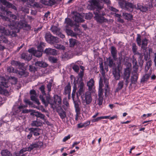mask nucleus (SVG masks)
I'll list each match as a JSON object with an SVG mask.
<instances>
[{"label": "nucleus", "instance_id": "nucleus-1", "mask_svg": "<svg viewBox=\"0 0 156 156\" xmlns=\"http://www.w3.org/2000/svg\"><path fill=\"white\" fill-rule=\"evenodd\" d=\"M5 12L6 15L9 16L10 18L3 16L2 14H0V19L5 21L8 23L9 27L11 29H13L16 24V20H17V17L15 15L12 14V12L10 11L6 10Z\"/></svg>", "mask_w": 156, "mask_h": 156}, {"label": "nucleus", "instance_id": "nucleus-2", "mask_svg": "<svg viewBox=\"0 0 156 156\" xmlns=\"http://www.w3.org/2000/svg\"><path fill=\"white\" fill-rule=\"evenodd\" d=\"M137 37L136 39L137 44L139 46H140L143 52H145L147 48V46L148 42V40L146 38L141 40V36L139 34L137 35Z\"/></svg>", "mask_w": 156, "mask_h": 156}, {"label": "nucleus", "instance_id": "nucleus-3", "mask_svg": "<svg viewBox=\"0 0 156 156\" xmlns=\"http://www.w3.org/2000/svg\"><path fill=\"white\" fill-rule=\"evenodd\" d=\"M39 98L42 103L45 106L47 107L48 104H50L51 105L52 108L53 109L55 108V106L54 105H53L51 99L49 94L47 96L46 95L42 96V95H40Z\"/></svg>", "mask_w": 156, "mask_h": 156}, {"label": "nucleus", "instance_id": "nucleus-4", "mask_svg": "<svg viewBox=\"0 0 156 156\" xmlns=\"http://www.w3.org/2000/svg\"><path fill=\"white\" fill-rule=\"evenodd\" d=\"M45 38L46 41L50 44L57 43L59 42L58 38L52 36L50 33H47L46 34Z\"/></svg>", "mask_w": 156, "mask_h": 156}, {"label": "nucleus", "instance_id": "nucleus-5", "mask_svg": "<svg viewBox=\"0 0 156 156\" xmlns=\"http://www.w3.org/2000/svg\"><path fill=\"white\" fill-rule=\"evenodd\" d=\"M81 97L82 99L84 98L83 101L87 105H89L92 101L91 93L89 91L86 92L84 94L81 95Z\"/></svg>", "mask_w": 156, "mask_h": 156}, {"label": "nucleus", "instance_id": "nucleus-6", "mask_svg": "<svg viewBox=\"0 0 156 156\" xmlns=\"http://www.w3.org/2000/svg\"><path fill=\"white\" fill-rule=\"evenodd\" d=\"M130 71L131 69L129 67H127L124 70L123 78L124 81L126 82V85L129 83V80L130 76Z\"/></svg>", "mask_w": 156, "mask_h": 156}, {"label": "nucleus", "instance_id": "nucleus-7", "mask_svg": "<svg viewBox=\"0 0 156 156\" xmlns=\"http://www.w3.org/2000/svg\"><path fill=\"white\" fill-rule=\"evenodd\" d=\"M84 14H81L77 12H75L73 17V19L77 23H82L84 21Z\"/></svg>", "mask_w": 156, "mask_h": 156}, {"label": "nucleus", "instance_id": "nucleus-8", "mask_svg": "<svg viewBox=\"0 0 156 156\" xmlns=\"http://www.w3.org/2000/svg\"><path fill=\"white\" fill-rule=\"evenodd\" d=\"M56 111L60 116L62 121L65 122V118L66 117V112L64 111L61 107H57Z\"/></svg>", "mask_w": 156, "mask_h": 156}, {"label": "nucleus", "instance_id": "nucleus-9", "mask_svg": "<svg viewBox=\"0 0 156 156\" xmlns=\"http://www.w3.org/2000/svg\"><path fill=\"white\" fill-rule=\"evenodd\" d=\"M43 51V49H37V50H35L34 48H32L29 49L28 51L29 53L33 54L35 56L37 57H40L42 55Z\"/></svg>", "mask_w": 156, "mask_h": 156}, {"label": "nucleus", "instance_id": "nucleus-10", "mask_svg": "<svg viewBox=\"0 0 156 156\" xmlns=\"http://www.w3.org/2000/svg\"><path fill=\"white\" fill-rule=\"evenodd\" d=\"M94 14L95 15L94 18L98 22L102 23L104 22H108V20L107 19L105 18L99 14L97 12H94Z\"/></svg>", "mask_w": 156, "mask_h": 156}, {"label": "nucleus", "instance_id": "nucleus-11", "mask_svg": "<svg viewBox=\"0 0 156 156\" xmlns=\"http://www.w3.org/2000/svg\"><path fill=\"white\" fill-rule=\"evenodd\" d=\"M30 95L31 100L34 101L38 105H39L40 103L37 98V96L35 90H30Z\"/></svg>", "mask_w": 156, "mask_h": 156}, {"label": "nucleus", "instance_id": "nucleus-12", "mask_svg": "<svg viewBox=\"0 0 156 156\" xmlns=\"http://www.w3.org/2000/svg\"><path fill=\"white\" fill-rule=\"evenodd\" d=\"M91 6L94 8L101 9L103 8L102 3L98 0H92Z\"/></svg>", "mask_w": 156, "mask_h": 156}, {"label": "nucleus", "instance_id": "nucleus-13", "mask_svg": "<svg viewBox=\"0 0 156 156\" xmlns=\"http://www.w3.org/2000/svg\"><path fill=\"white\" fill-rule=\"evenodd\" d=\"M138 77V73L137 72L133 71L132 73V75L131 76L130 80L131 83L130 84V86H131L132 84H136L137 82V80Z\"/></svg>", "mask_w": 156, "mask_h": 156}, {"label": "nucleus", "instance_id": "nucleus-14", "mask_svg": "<svg viewBox=\"0 0 156 156\" xmlns=\"http://www.w3.org/2000/svg\"><path fill=\"white\" fill-rule=\"evenodd\" d=\"M128 84V83H127V84L126 85V82L124 81V80H122L119 81L117 84V87L115 89V92H118L124 87H126Z\"/></svg>", "mask_w": 156, "mask_h": 156}, {"label": "nucleus", "instance_id": "nucleus-15", "mask_svg": "<svg viewBox=\"0 0 156 156\" xmlns=\"http://www.w3.org/2000/svg\"><path fill=\"white\" fill-rule=\"evenodd\" d=\"M84 86V83L82 81H80L79 82V85L78 86L79 89L77 93H76V94L78 96L79 95L81 96V95H82V94H83L85 90Z\"/></svg>", "mask_w": 156, "mask_h": 156}, {"label": "nucleus", "instance_id": "nucleus-16", "mask_svg": "<svg viewBox=\"0 0 156 156\" xmlns=\"http://www.w3.org/2000/svg\"><path fill=\"white\" fill-rule=\"evenodd\" d=\"M11 33L9 30L5 29L4 27H0V38L1 39L4 35H9Z\"/></svg>", "mask_w": 156, "mask_h": 156}, {"label": "nucleus", "instance_id": "nucleus-17", "mask_svg": "<svg viewBox=\"0 0 156 156\" xmlns=\"http://www.w3.org/2000/svg\"><path fill=\"white\" fill-rule=\"evenodd\" d=\"M112 73L115 79L116 80H118L120 79L121 74L120 71L119 69H117L116 68L113 69Z\"/></svg>", "mask_w": 156, "mask_h": 156}, {"label": "nucleus", "instance_id": "nucleus-18", "mask_svg": "<svg viewBox=\"0 0 156 156\" xmlns=\"http://www.w3.org/2000/svg\"><path fill=\"white\" fill-rule=\"evenodd\" d=\"M71 86L69 83L65 87L64 89L63 94L64 95H68L69 99H70L71 97Z\"/></svg>", "mask_w": 156, "mask_h": 156}, {"label": "nucleus", "instance_id": "nucleus-19", "mask_svg": "<svg viewBox=\"0 0 156 156\" xmlns=\"http://www.w3.org/2000/svg\"><path fill=\"white\" fill-rule=\"evenodd\" d=\"M136 7V6L132 3L125 2V9L126 10L131 11L133 9Z\"/></svg>", "mask_w": 156, "mask_h": 156}, {"label": "nucleus", "instance_id": "nucleus-20", "mask_svg": "<svg viewBox=\"0 0 156 156\" xmlns=\"http://www.w3.org/2000/svg\"><path fill=\"white\" fill-rule=\"evenodd\" d=\"M30 115H34L37 118H40V119L44 120V115L38 112H35L34 110L33 111V112L30 113Z\"/></svg>", "mask_w": 156, "mask_h": 156}, {"label": "nucleus", "instance_id": "nucleus-21", "mask_svg": "<svg viewBox=\"0 0 156 156\" xmlns=\"http://www.w3.org/2000/svg\"><path fill=\"white\" fill-rule=\"evenodd\" d=\"M54 101L53 103V105H54L55 106V108H56V106L55 105L57 104L58 105H60L62 102V99L61 97L58 96L57 95H55L54 96Z\"/></svg>", "mask_w": 156, "mask_h": 156}, {"label": "nucleus", "instance_id": "nucleus-22", "mask_svg": "<svg viewBox=\"0 0 156 156\" xmlns=\"http://www.w3.org/2000/svg\"><path fill=\"white\" fill-rule=\"evenodd\" d=\"M0 2L8 8H12L16 10V7L15 6L9 2H7L5 0H0Z\"/></svg>", "mask_w": 156, "mask_h": 156}, {"label": "nucleus", "instance_id": "nucleus-23", "mask_svg": "<svg viewBox=\"0 0 156 156\" xmlns=\"http://www.w3.org/2000/svg\"><path fill=\"white\" fill-rule=\"evenodd\" d=\"M132 62L133 64V71L138 72L139 66L137 64V61L134 56H133Z\"/></svg>", "mask_w": 156, "mask_h": 156}, {"label": "nucleus", "instance_id": "nucleus-24", "mask_svg": "<svg viewBox=\"0 0 156 156\" xmlns=\"http://www.w3.org/2000/svg\"><path fill=\"white\" fill-rule=\"evenodd\" d=\"M152 63V62L151 60L150 59H149L147 61H146L144 68V71L145 73L147 72L148 71L151 67Z\"/></svg>", "mask_w": 156, "mask_h": 156}, {"label": "nucleus", "instance_id": "nucleus-25", "mask_svg": "<svg viewBox=\"0 0 156 156\" xmlns=\"http://www.w3.org/2000/svg\"><path fill=\"white\" fill-rule=\"evenodd\" d=\"M44 52L47 54L49 55H55L57 53L55 50L51 48H46L45 49Z\"/></svg>", "mask_w": 156, "mask_h": 156}, {"label": "nucleus", "instance_id": "nucleus-26", "mask_svg": "<svg viewBox=\"0 0 156 156\" xmlns=\"http://www.w3.org/2000/svg\"><path fill=\"white\" fill-rule=\"evenodd\" d=\"M152 70L151 69L149 71L148 73H145V74L143 76L141 80V82H144L147 81L150 77V75L151 74Z\"/></svg>", "mask_w": 156, "mask_h": 156}, {"label": "nucleus", "instance_id": "nucleus-27", "mask_svg": "<svg viewBox=\"0 0 156 156\" xmlns=\"http://www.w3.org/2000/svg\"><path fill=\"white\" fill-rule=\"evenodd\" d=\"M2 156H13L12 154L8 149L2 150L1 152Z\"/></svg>", "mask_w": 156, "mask_h": 156}, {"label": "nucleus", "instance_id": "nucleus-28", "mask_svg": "<svg viewBox=\"0 0 156 156\" xmlns=\"http://www.w3.org/2000/svg\"><path fill=\"white\" fill-rule=\"evenodd\" d=\"M50 30L54 34L56 35L58 34L60 31V29L54 25L51 26Z\"/></svg>", "mask_w": 156, "mask_h": 156}, {"label": "nucleus", "instance_id": "nucleus-29", "mask_svg": "<svg viewBox=\"0 0 156 156\" xmlns=\"http://www.w3.org/2000/svg\"><path fill=\"white\" fill-rule=\"evenodd\" d=\"M37 148L36 145L35 143L33 144H30L28 147L27 148H23L21 149V152L22 151H30L34 149V148Z\"/></svg>", "mask_w": 156, "mask_h": 156}, {"label": "nucleus", "instance_id": "nucleus-30", "mask_svg": "<svg viewBox=\"0 0 156 156\" xmlns=\"http://www.w3.org/2000/svg\"><path fill=\"white\" fill-rule=\"evenodd\" d=\"M32 55L27 53H23L22 54L21 58L25 60L29 61L31 59Z\"/></svg>", "mask_w": 156, "mask_h": 156}, {"label": "nucleus", "instance_id": "nucleus-31", "mask_svg": "<svg viewBox=\"0 0 156 156\" xmlns=\"http://www.w3.org/2000/svg\"><path fill=\"white\" fill-rule=\"evenodd\" d=\"M94 84V81L93 79H90L87 83V86L89 91H91Z\"/></svg>", "mask_w": 156, "mask_h": 156}, {"label": "nucleus", "instance_id": "nucleus-32", "mask_svg": "<svg viewBox=\"0 0 156 156\" xmlns=\"http://www.w3.org/2000/svg\"><path fill=\"white\" fill-rule=\"evenodd\" d=\"M35 65L37 67H46L48 64L45 62L43 61H37L35 63Z\"/></svg>", "mask_w": 156, "mask_h": 156}, {"label": "nucleus", "instance_id": "nucleus-33", "mask_svg": "<svg viewBox=\"0 0 156 156\" xmlns=\"http://www.w3.org/2000/svg\"><path fill=\"white\" fill-rule=\"evenodd\" d=\"M29 130L32 132V134L35 136H38L40 135L39 131L40 129L38 128H31L29 129Z\"/></svg>", "mask_w": 156, "mask_h": 156}, {"label": "nucleus", "instance_id": "nucleus-34", "mask_svg": "<svg viewBox=\"0 0 156 156\" xmlns=\"http://www.w3.org/2000/svg\"><path fill=\"white\" fill-rule=\"evenodd\" d=\"M111 52L113 58L115 59L117 54V51L116 48L114 46H112L111 47Z\"/></svg>", "mask_w": 156, "mask_h": 156}, {"label": "nucleus", "instance_id": "nucleus-35", "mask_svg": "<svg viewBox=\"0 0 156 156\" xmlns=\"http://www.w3.org/2000/svg\"><path fill=\"white\" fill-rule=\"evenodd\" d=\"M136 8L137 9H139L140 11L142 12H146L148 8L146 6H143L141 5L140 4H137V7L136 6Z\"/></svg>", "mask_w": 156, "mask_h": 156}, {"label": "nucleus", "instance_id": "nucleus-36", "mask_svg": "<svg viewBox=\"0 0 156 156\" xmlns=\"http://www.w3.org/2000/svg\"><path fill=\"white\" fill-rule=\"evenodd\" d=\"M122 16L125 19L127 20H130L133 19V16L130 13H123Z\"/></svg>", "mask_w": 156, "mask_h": 156}, {"label": "nucleus", "instance_id": "nucleus-37", "mask_svg": "<svg viewBox=\"0 0 156 156\" xmlns=\"http://www.w3.org/2000/svg\"><path fill=\"white\" fill-rule=\"evenodd\" d=\"M65 22L66 24V28H67L68 26L72 27L73 25L72 21L69 18H67L65 19Z\"/></svg>", "mask_w": 156, "mask_h": 156}, {"label": "nucleus", "instance_id": "nucleus-38", "mask_svg": "<svg viewBox=\"0 0 156 156\" xmlns=\"http://www.w3.org/2000/svg\"><path fill=\"white\" fill-rule=\"evenodd\" d=\"M66 32L68 35L74 37H76V33H74L72 30L67 29V28L66 29Z\"/></svg>", "mask_w": 156, "mask_h": 156}, {"label": "nucleus", "instance_id": "nucleus-39", "mask_svg": "<svg viewBox=\"0 0 156 156\" xmlns=\"http://www.w3.org/2000/svg\"><path fill=\"white\" fill-rule=\"evenodd\" d=\"M90 124V122L88 121H87L84 123H80L77 124V127L79 128H82L87 126Z\"/></svg>", "mask_w": 156, "mask_h": 156}, {"label": "nucleus", "instance_id": "nucleus-40", "mask_svg": "<svg viewBox=\"0 0 156 156\" xmlns=\"http://www.w3.org/2000/svg\"><path fill=\"white\" fill-rule=\"evenodd\" d=\"M18 74L20 76V77L21 76L27 77L28 75V73L27 72L23 70H22L19 72Z\"/></svg>", "mask_w": 156, "mask_h": 156}, {"label": "nucleus", "instance_id": "nucleus-41", "mask_svg": "<svg viewBox=\"0 0 156 156\" xmlns=\"http://www.w3.org/2000/svg\"><path fill=\"white\" fill-rule=\"evenodd\" d=\"M0 93L5 96H8L9 95V91L5 89H2L0 87Z\"/></svg>", "mask_w": 156, "mask_h": 156}, {"label": "nucleus", "instance_id": "nucleus-42", "mask_svg": "<svg viewBox=\"0 0 156 156\" xmlns=\"http://www.w3.org/2000/svg\"><path fill=\"white\" fill-rule=\"evenodd\" d=\"M77 89V87L76 85V84H74L73 87V90L72 94V97L73 100H74V98L75 94L76 92Z\"/></svg>", "mask_w": 156, "mask_h": 156}, {"label": "nucleus", "instance_id": "nucleus-43", "mask_svg": "<svg viewBox=\"0 0 156 156\" xmlns=\"http://www.w3.org/2000/svg\"><path fill=\"white\" fill-rule=\"evenodd\" d=\"M88 105H87L86 104L84 105L83 107L82 108L83 111L86 113L90 111V107Z\"/></svg>", "mask_w": 156, "mask_h": 156}, {"label": "nucleus", "instance_id": "nucleus-44", "mask_svg": "<svg viewBox=\"0 0 156 156\" xmlns=\"http://www.w3.org/2000/svg\"><path fill=\"white\" fill-rule=\"evenodd\" d=\"M41 125V122L37 120L33 121L31 123V125L33 126H39Z\"/></svg>", "mask_w": 156, "mask_h": 156}, {"label": "nucleus", "instance_id": "nucleus-45", "mask_svg": "<svg viewBox=\"0 0 156 156\" xmlns=\"http://www.w3.org/2000/svg\"><path fill=\"white\" fill-rule=\"evenodd\" d=\"M69 44L70 47H73L77 43L76 41L73 38L70 39L69 40Z\"/></svg>", "mask_w": 156, "mask_h": 156}, {"label": "nucleus", "instance_id": "nucleus-46", "mask_svg": "<svg viewBox=\"0 0 156 156\" xmlns=\"http://www.w3.org/2000/svg\"><path fill=\"white\" fill-rule=\"evenodd\" d=\"M82 46L80 44H79L75 48V51L76 52L77 54H80L82 51V49L81 48Z\"/></svg>", "mask_w": 156, "mask_h": 156}, {"label": "nucleus", "instance_id": "nucleus-47", "mask_svg": "<svg viewBox=\"0 0 156 156\" xmlns=\"http://www.w3.org/2000/svg\"><path fill=\"white\" fill-rule=\"evenodd\" d=\"M79 25L77 24L74 25V30L76 32V35L78 34H80L82 33L80 30L79 28Z\"/></svg>", "mask_w": 156, "mask_h": 156}, {"label": "nucleus", "instance_id": "nucleus-48", "mask_svg": "<svg viewBox=\"0 0 156 156\" xmlns=\"http://www.w3.org/2000/svg\"><path fill=\"white\" fill-rule=\"evenodd\" d=\"M100 64V72L101 73L102 76H104L105 75V73L104 71L103 66V62H101L99 63Z\"/></svg>", "mask_w": 156, "mask_h": 156}, {"label": "nucleus", "instance_id": "nucleus-49", "mask_svg": "<svg viewBox=\"0 0 156 156\" xmlns=\"http://www.w3.org/2000/svg\"><path fill=\"white\" fill-rule=\"evenodd\" d=\"M54 47L57 49H62V50H65V49L64 46L60 44H55Z\"/></svg>", "mask_w": 156, "mask_h": 156}, {"label": "nucleus", "instance_id": "nucleus-50", "mask_svg": "<svg viewBox=\"0 0 156 156\" xmlns=\"http://www.w3.org/2000/svg\"><path fill=\"white\" fill-rule=\"evenodd\" d=\"M21 150H20L19 152V153H17L16 154V156H27V154H28L27 153H25L26 151H22L21 152Z\"/></svg>", "mask_w": 156, "mask_h": 156}, {"label": "nucleus", "instance_id": "nucleus-51", "mask_svg": "<svg viewBox=\"0 0 156 156\" xmlns=\"http://www.w3.org/2000/svg\"><path fill=\"white\" fill-rule=\"evenodd\" d=\"M39 90L41 91L42 94V96L45 95H46V93H45V91L44 90L45 89V87L44 86V85H42L39 88Z\"/></svg>", "mask_w": 156, "mask_h": 156}, {"label": "nucleus", "instance_id": "nucleus-52", "mask_svg": "<svg viewBox=\"0 0 156 156\" xmlns=\"http://www.w3.org/2000/svg\"><path fill=\"white\" fill-rule=\"evenodd\" d=\"M49 61L51 62L55 63H56L57 61V59L56 58L54 57L51 56L49 57Z\"/></svg>", "mask_w": 156, "mask_h": 156}, {"label": "nucleus", "instance_id": "nucleus-53", "mask_svg": "<svg viewBox=\"0 0 156 156\" xmlns=\"http://www.w3.org/2000/svg\"><path fill=\"white\" fill-rule=\"evenodd\" d=\"M63 103L64 105L66 106V107H64V109L66 110L67 108L69 106V105L68 103L67 99L66 98H64L63 99Z\"/></svg>", "mask_w": 156, "mask_h": 156}, {"label": "nucleus", "instance_id": "nucleus-54", "mask_svg": "<svg viewBox=\"0 0 156 156\" xmlns=\"http://www.w3.org/2000/svg\"><path fill=\"white\" fill-rule=\"evenodd\" d=\"M132 45V50L133 53L135 52H136V51H137L138 47L135 43H133Z\"/></svg>", "mask_w": 156, "mask_h": 156}, {"label": "nucleus", "instance_id": "nucleus-55", "mask_svg": "<svg viewBox=\"0 0 156 156\" xmlns=\"http://www.w3.org/2000/svg\"><path fill=\"white\" fill-rule=\"evenodd\" d=\"M84 75V72L83 71H80L78 73V78L80 79V80H82L83 77Z\"/></svg>", "mask_w": 156, "mask_h": 156}, {"label": "nucleus", "instance_id": "nucleus-56", "mask_svg": "<svg viewBox=\"0 0 156 156\" xmlns=\"http://www.w3.org/2000/svg\"><path fill=\"white\" fill-rule=\"evenodd\" d=\"M104 83H105V89L106 91L108 90V80L105 79L104 80Z\"/></svg>", "mask_w": 156, "mask_h": 156}, {"label": "nucleus", "instance_id": "nucleus-57", "mask_svg": "<svg viewBox=\"0 0 156 156\" xmlns=\"http://www.w3.org/2000/svg\"><path fill=\"white\" fill-rule=\"evenodd\" d=\"M72 68L74 71L76 73H78L79 71V68L78 66L76 65H74L72 66Z\"/></svg>", "mask_w": 156, "mask_h": 156}, {"label": "nucleus", "instance_id": "nucleus-58", "mask_svg": "<svg viewBox=\"0 0 156 156\" xmlns=\"http://www.w3.org/2000/svg\"><path fill=\"white\" fill-rule=\"evenodd\" d=\"M115 64L113 63V60L110 58H108V65L110 67H112L114 66Z\"/></svg>", "mask_w": 156, "mask_h": 156}, {"label": "nucleus", "instance_id": "nucleus-59", "mask_svg": "<svg viewBox=\"0 0 156 156\" xmlns=\"http://www.w3.org/2000/svg\"><path fill=\"white\" fill-rule=\"evenodd\" d=\"M56 1L55 0H48V4L47 5H48L52 6L54 5L56 3Z\"/></svg>", "mask_w": 156, "mask_h": 156}, {"label": "nucleus", "instance_id": "nucleus-60", "mask_svg": "<svg viewBox=\"0 0 156 156\" xmlns=\"http://www.w3.org/2000/svg\"><path fill=\"white\" fill-rule=\"evenodd\" d=\"M98 95L99 97H103V90L102 88H99L98 92Z\"/></svg>", "mask_w": 156, "mask_h": 156}, {"label": "nucleus", "instance_id": "nucleus-61", "mask_svg": "<svg viewBox=\"0 0 156 156\" xmlns=\"http://www.w3.org/2000/svg\"><path fill=\"white\" fill-rule=\"evenodd\" d=\"M45 44L42 42H41L40 43V45L37 46V48L38 49H43L42 48L43 47H45Z\"/></svg>", "mask_w": 156, "mask_h": 156}, {"label": "nucleus", "instance_id": "nucleus-62", "mask_svg": "<svg viewBox=\"0 0 156 156\" xmlns=\"http://www.w3.org/2000/svg\"><path fill=\"white\" fill-rule=\"evenodd\" d=\"M7 71L9 73H14V69L13 67L11 66L7 67Z\"/></svg>", "mask_w": 156, "mask_h": 156}, {"label": "nucleus", "instance_id": "nucleus-63", "mask_svg": "<svg viewBox=\"0 0 156 156\" xmlns=\"http://www.w3.org/2000/svg\"><path fill=\"white\" fill-rule=\"evenodd\" d=\"M103 98V97H99L98 100V104L100 106L102 104Z\"/></svg>", "mask_w": 156, "mask_h": 156}, {"label": "nucleus", "instance_id": "nucleus-64", "mask_svg": "<svg viewBox=\"0 0 156 156\" xmlns=\"http://www.w3.org/2000/svg\"><path fill=\"white\" fill-rule=\"evenodd\" d=\"M37 148L41 147L43 145V143L41 141H38L37 143H35Z\"/></svg>", "mask_w": 156, "mask_h": 156}]
</instances>
